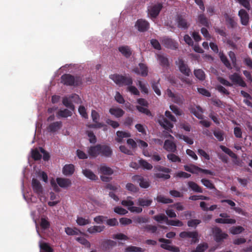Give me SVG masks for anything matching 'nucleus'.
<instances>
[{"label":"nucleus","instance_id":"f257e3e1","mask_svg":"<svg viewBox=\"0 0 252 252\" xmlns=\"http://www.w3.org/2000/svg\"><path fill=\"white\" fill-rule=\"evenodd\" d=\"M61 82L66 86L77 87L82 85V79L80 76L64 74L61 77Z\"/></svg>","mask_w":252,"mask_h":252},{"label":"nucleus","instance_id":"f03ea898","mask_svg":"<svg viewBox=\"0 0 252 252\" xmlns=\"http://www.w3.org/2000/svg\"><path fill=\"white\" fill-rule=\"evenodd\" d=\"M110 78L119 86H130L132 84L133 81L131 77H126L122 75L117 74L110 75Z\"/></svg>","mask_w":252,"mask_h":252},{"label":"nucleus","instance_id":"7ed1b4c3","mask_svg":"<svg viewBox=\"0 0 252 252\" xmlns=\"http://www.w3.org/2000/svg\"><path fill=\"white\" fill-rule=\"evenodd\" d=\"M179 236L183 239L191 238V244L197 243L199 242L198 233L197 231H183Z\"/></svg>","mask_w":252,"mask_h":252},{"label":"nucleus","instance_id":"20e7f679","mask_svg":"<svg viewBox=\"0 0 252 252\" xmlns=\"http://www.w3.org/2000/svg\"><path fill=\"white\" fill-rule=\"evenodd\" d=\"M176 64L178 66L180 71L186 76H189L191 72L190 68L185 61L181 58H179Z\"/></svg>","mask_w":252,"mask_h":252},{"label":"nucleus","instance_id":"39448f33","mask_svg":"<svg viewBox=\"0 0 252 252\" xmlns=\"http://www.w3.org/2000/svg\"><path fill=\"white\" fill-rule=\"evenodd\" d=\"M158 241L163 244L160 245V247L165 250L173 252H180V250L179 248L174 246H170L168 244L171 243V241L169 239L164 238H159Z\"/></svg>","mask_w":252,"mask_h":252},{"label":"nucleus","instance_id":"423d86ee","mask_svg":"<svg viewBox=\"0 0 252 252\" xmlns=\"http://www.w3.org/2000/svg\"><path fill=\"white\" fill-rule=\"evenodd\" d=\"M161 42L167 48L172 50H176L178 48V43L174 39L168 37H163L161 40Z\"/></svg>","mask_w":252,"mask_h":252},{"label":"nucleus","instance_id":"0eeeda50","mask_svg":"<svg viewBox=\"0 0 252 252\" xmlns=\"http://www.w3.org/2000/svg\"><path fill=\"white\" fill-rule=\"evenodd\" d=\"M132 180L133 182L139 183L141 188L147 189L150 186V183L148 179L144 178L141 175H134L132 177Z\"/></svg>","mask_w":252,"mask_h":252},{"label":"nucleus","instance_id":"6e6552de","mask_svg":"<svg viewBox=\"0 0 252 252\" xmlns=\"http://www.w3.org/2000/svg\"><path fill=\"white\" fill-rule=\"evenodd\" d=\"M212 232L215 241L218 243L220 242L228 237V235L225 233L222 232L221 229L218 227H213Z\"/></svg>","mask_w":252,"mask_h":252},{"label":"nucleus","instance_id":"1a4fd4ad","mask_svg":"<svg viewBox=\"0 0 252 252\" xmlns=\"http://www.w3.org/2000/svg\"><path fill=\"white\" fill-rule=\"evenodd\" d=\"M176 22L178 27L184 30L188 29L190 26V24L188 22L185 16L181 14L177 15Z\"/></svg>","mask_w":252,"mask_h":252},{"label":"nucleus","instance_id":"9d476101","mask_svg":"<svg viewBox=\"0 0 252 252\" xmlns=\"http://www.w3.org/2000/svg\"><path fill=\"white\" fill-rule=\"evenodd\" d=\"M162 7V4L161 3H158L150 6L148 9V11L151 17L156 18L158 15Z\"/></svg>","mask_w":252,"mask_h":252},{"label":"nucleus","instance_id":"9b49d317","mask_svg":"<svg viewBox=\"0 0 252 252\" xmlns=\"http://www.w3.org/2000/svg\"><path fill=\"white\" fill-rule=\"evenodd\" d=\"M132 71L137 75L146 77L148 74V68L145 64L139 63L138 66L135 67L132 69Z\"/></svg>","mask_w":252,"mask_h":252},{"label":"nucleus","instance_id":"f8f14e48","mask_svg":"<svg viewBox=\"0 0 252 252\" xmlns=\"http://www.w3.org/2000/svg\"><path fill=\"white\" fill-rule=\"evenodd\" d=\"M229 78L234 84L238 85L239 86L242 87H247V84L243 80L241 76L236 72L230 75Z\"/></svg>","mask_w":252,"mask_h":252},{"label":"nucleus","instance_id":"ddd939ff","mask_svg":"<svg viewBox=\"0 0 252 252\" xmlns=\"http://www.w3.org/2000/svg\"><path fill=\"white\" fill-rule=\"evenodd\" d=\"M135 26L139 31L144 32L149 29L150 24L149 22L146 20L140 19L137 20L135 23Z\"/></svg>","mask_w":252,"mask_h":252},{"label":"nucleus","instance_id":"4468645a","mask_svg":"<svg viewBox=\"0 0 252 252\" xmlns=\"http://www.w3.org/2000/svg\"><path fill=\"white\" fill-rule=\"evenodd\" d=\"M32 186L34 192L38 195L43 193V188L40 182L36 179L33 178L32 181Z\"/></svg>","mask_w":252,"mask_h":252},{"label":"nucleus","instance_id":"2eb2a0df","mask_svg":"<svg viewBox=\"0 0 252 252\" xmlns=\"http://www.w3.org/2000/svg\"><path fill=\"white\" fill-rule=\"evenodd\" d=\"M238 16L240 18L241 24L247 26L249 21V15L245 9H241L238 12Z\"/></svg>","mask_w":252,"mask_h":252},{"label":"nucleus","instance_id":"dca6fc26","mask_svg":"<svg viewBox=\"0 0 252 252\" xmlns=\"http://www.w3.org/2000/svg\"><path fill=\"white\" fill-rule=\"evenodd\" d=\"M118 51L123 56L127 59L130 58L132 52L130 47L127 45H123L119 47Z\"/></svg>","mask_w":252,"mask_h":252},{"label":"nucleus","instance_id":"f3484780","mask_svg":"<svg viewBox=\"0 0 252 252\" xmlns=\"http://www.w3.org/2000/svg\"><path fill=\"white\" fill-rule=\"evenodd\" d=\"M163 148L169 152L174 153L177 150L176 144L170 140H166L164 141Z\"/></svg>","mask_w":252,"mask_h":252},{"label":"nucleus","instance_id":"a211bd4d","mask_svg":"<svg viewBox=\"0 0 252 252\" xmlns=\"http://www.w3.org/2000/svg\"><path fill=\"white\" fill-rule=\"evenodd\" d=\"M100 155L106 157H110L112 154V150L110 147L105 145L100 144Z\"/></svg>","mask_w":252,"mask_h":252},{"label":"nucleus","instance_id":"6ab92c4d","mask_svg":"<svg viewBox=\"0 0 252 252\" xmlns=\"http://www.w3.org/2000/svg\"><path fill=\"white\" fill-rule=\"evenodd\" d=\"M56 181L58 185L62 188H67L71 185V181L67 178H57Z\"/></svg>","mask_w":252,"mask_h":252},{"label":"nucleus","instance_id":"aec40b11","mask_svg":"<svg viewBox=\"0 0 252 252\" xmlns=\"http://www.w3.org/2000/svg\"><path fill=\"white\" fill-rule=\"evenodd\" d=\"M100 144H97L89 147L88 153L90 157L95 158L100 155Z\"/></svg>","mask_w":252,"mask_h":252},{"label":"nucleus","instance_id":"412c9836","mask_svg":"<svg viewBox=\"0 0 252 252\" xmlns=\"http://www.w3.org/2000/svg\"><path fill=\"white\" fill-rule=\"evenodd\" d=\"M99 173L104 175H112L114 173L113 170L106 165L103 164L101 165L98 169Z\"/></svg>","mask_w":252,"mask_h":252},{"label":"nucleus","instance_id":"4be33fe9","mask_svg":"<svg viewBox=\"0 0 252 252\" xmlns=\"http://www.w3.org/2000/svg\"><path fill=\"white\" fill-rule=\"evenodd\" d=\"M75 171V166L72 164H65L63 168V173L65 176L72 175Z\"/></svg>","mask_w":252,"mask_h":252},{"label":"nucleus","instance_id":"5701e85b","mask_svg":"<svg viewBox=\"0 0 252 252\" xmlns=\"http://www.w3.org/2000/svg\"><path fill=\"white\" fill-rule=\"evenodd\" d=\"M197 22L202 26L209 27L210 22L204 14H200L197 16Z\"/></svg>","mask_w":252,"mask_h":252},{"label":"nucleus","instance_id":"b1692460","mask_svg":"<svg viewBox=\"0 0 252 252\" xmlns=\"http://www.w3.org/2000/svg\"><path fill=\"white\" fill-rule=\"evenodd\" d=\"M62 126V123L61 122H55L51 123L47 127V129L48 131L51 132H55L60 129Z\"/></svg>","mask_w":252,"mask_h":252},{"label":"nucleus","instance_id":"393cba45","mask_svg":"<svg viewBox=\"0 0 252 252\" xmlns=\"http://www.w3.org/2000/svg\"><path fill=\"white\" fill-rule=\"evenodd\" d=\"M153 202V200L152 199H149L146 197L143 198H139L137 199V205L143 207H149L150 206Z\"/></svg>","mask_w":252,"mask_h":252},{"label":"nucleus","instance_id":"a878e982","mask_svg":"<svg viewBox=\"0 0 252 252\" xmlns=\"http://www.w3.org/2000/svg\"><path fill=\"white\" fill-rule=\"evenodd\" d=\"M184 169L192 174H198V172H200V167L193 164H190L189 165H185L184 166Z\"/></svg>","mask_w":252,"mask_h":252},{"label":"nucleus","instance_id":"bb28decb","mask_svg":"<svg viewBox=\"0 0 252 252\" xmlns=\"http://www.w3.org/2000/svg\"><path fill=\"white\" fill-rule=\"evenodd\" d=\"M117 243L114 241L111 240H105L102 242L101 246L103 250L107 251L115 247Z\"/></svg>","mask_w":252,"mask_h":252},{"label":"nucleus","instance_id":"cd10ccee","mask_svg":"<svg viewBox=\"0 0 252 252\" xmlns=\"http://www.w3.org/2000/svg\"><path fill=\"white\" fill-rule=\"evenodd\" d=\"M82 173L86 178L91 180L96 181L98 180V177L90 169H83L82 170Z\"/></svg>","mask_w":252,"mask_h":252},{"label":"nucleus","instance_id":"c85d7f7f","mask_svg":"<svg viewBox=\"0 0 252 252\" xmlns=\"http://www.w3.org/2000/svg\"><path fill=\"white\" fill-rule=\"evenodd\" d=\"M109 112L116 118H120L125 114V111L120 108H111L109 109Z\"/></svg>","mask_w":252,"mask_h":252},{"label":"nucleus","instance_id":"c756f323","mask_svg":"<svg viewBox=\"0 0 252 252\" xmlns=\"http://www.w3.org/2000/svg\"><path fill=\"white\" fill-rule=\"evenodd\" d=\"M105 226L104 225H94L90 227L87 229V232L90 234H94L100 233L104 230Z\"/></svg>","mask_w":252,"mask_h":252},{"label":"nucleus","instance_id":"7c9ffc66","mask_svg":"<svg viewBox=\"0 0 252 252\" xmlns=\"http://www.w3.org/2000/svg\"><path fill=\"white\" fill-rule=\"evenodd\" d=\"M188 185L189 188L191 189L193 191L195 192L202 193V189L198 186L196 183L193 181H189L188 183Z\"/></svg>","mask_w":252,"mask_h":252},{"label":"nucleus","instance_id":"2f4dec72","mask_svg":"<svg viewBox=\"0 0 252 252\" xmlns=\"http://www.w3.org/2000/svg\"><path fill=\"white\" fill-rule=\"evenodd\" d=\"M224 17L227 24L231 28H234L236 26L237 23L234 21L233 17L230 16L227 13L224 14Z\"/></svg>","mask_w":252,"mask_h":252},{"label":"nucleus","instance_id":"473e14b6","mask_svg":"<svg viewBox=\"0 0 252 252\" xmlns=\"http://www.w3.org/2000/svg\"><path fill=\"white\" fill-rule=\"evenodd\" d=\"M191 112L198 119L201 120L203 119V111L200 106H196V108L191 109Z\"/></svg>","mask_w":252,"mask_h":252},{"label":"nucleus","instance_id":"72a5a7b5","mask_svg":"<svg viewBox=\"0 0 252 252\" xmlns=\"http://www.w3.org/2000/svg\"><path fill=\"white\" fill-rule=\"evenodd\" d=\"M117 138L116 139V141L119 143L122 142L123 138H126L130 137V134L128 132H126L123 131H118L116 133Z\"/></svg>","mask_w":252,"mask_h":252},{"label":"nucleus","instance_id":"f704fd0d","mask_svg":"<svg viewBox=\"0 0 252 252\" xmlns=\"http://www.w3.org/2000/svg\"><path fill=\"white\" fill-rule=\"evenodd\" d=\"M215 222L222 224H234L236 223V220L233 219L227 218H218L215 220Z\"/></svg>","mask_w":252,"mask_h":252},{"label":"nucleus","instance_id":"c9c22d12","mask_svg":"<svg viewBox=\"0 0 252 252\" xmlns=\"http://www.w3.org/2000/svg\"><path fill=\"white\" fill-rule=\"evenodd\" d=\"M155 199L158 202L163 204H168L173 202V200L172 199L166 198L163 195H158Z\"/></svg>","mask_w":252,"mask_h":252},{"label":"nucleus","instance_id":"e433bc0d","mask_svg":"<svg viewBox=\"0 0 252 252\" xmlns=\"http://www.w3.org/2000/svg\"><path fill=\"white\" fill-rule=\"evenodd\" d=\"M158 60L159 61L160 65L163 66L167 67L169 65L168 59L163 55H158Z\"/></svg>","mask_w":252,"mask_h":252},{"label":"nucleus","instance_id":"4c0bfd02","mask_svg":"<svg viewBox=\"0 0 252 252\" xmlns=\"http://www.w3.org/2000/svg\"><path fill=\"white\" fill-rule=\"evenodd\" d=\"M159 80H160V79H159L157 81L153 80L151 82L152 88L154 90L155 93L158 95H161V92L159 88Z\"/></svg>","mask_w":252,"mask_h":252},{"label":"nucleus","instance_id":"58836bf2","mask_svg":"<svg viewBox=\"0 0 252 252\" xmlns=\"http://www.w3.org/2000/svg\"><path fill=\"white\" fill-rule=\"evenodd\" d=\"M220 58L222 63L227 68L229 69H232V66L229 61L227 59L226 56L223 53L220 54Z\"/></svg>","mask_w":252,"mask_h":252},{"label":"nucleus","instance_id":"ea45409f","mask_svg":"<svg viewBox=\"0 0 252 252\" xmlns=\"http://www.w3.org/2000/svg\"><path fill=\"white\" fill-rule=\"evenodd\" d=\"M194 75L199 80L203 81L205 79V74L202 69H195Z\"/></svg>","mask_w":252,"mask_h":252},{"label":"nucleus","instance_id":"a19ab883","mask_svg":"<svg viewBox=\"0 0 252 252\" xmlns=\"http://www.w3.org/2000/svg\"><path fill=\"white\" fill-rule=\"evenodd\" d=\"M141 229L147 232H150L152 233H155L157 230V227L151 224H147L141 227Z\"/></svg>","mask_w":252,"mask_h":252},{"label":"nucleus","instance_id":"79ce46f5","mask_svg":"<svg viewBox=\"0 0 252 252\" xmlns=\"http://www.w3.org/2000/svg\"><path fill=\"white\" fill-rule=\"evenodd\" d=\"M72 115V112L67 109L60 110L57 113L59 117L66 118Z\"/></svg>","mask_w":252,"mask_h":252},{"label":"nucleus","instance_id":"37998d69","mask_svg":"<svg viewBox=\"0 0 252 252\" xmlns=\"http://www.w3.org/2000/svg\"><path fill=\"white\" fill-rule=\"evenodd\" d=\"M91 220L90 219H86L81 217H78L76 220V222L78 225L80 226H84L87 224L91 223Z\"/></svg>","mask_w":252,"mask_h":252},{"label":"nucleus","instance_id":"c03bdc74","mask_svg":"<svg viewBox=\"0 0 252 252\" xmlns=\"http://www.w3.org/2000/svg\"><path fill=\"white\" fill-rule=\"evenodd\" d=\"M163 123H160V125L166 130H170L173 127V125L166 118L163 119Z\"/></svg>","mask_w":252,"mask_h":252},{"label":"nucleus","instance_id":"a18cd8bd","mask_svg":"<svg viewBox=\"0 0 252 252\" xmlns=\"http://www.w3.org/2000/svg\"><path fill=\"white\" fill-rule=\"evenodd\" d=\"M139 164L140 166L142 167L144 169L151 170L153 168L152 164L148 162L146 160L143 159H141L139 160Z\"/></svg>","mask_w":252,"mask_h":252},{"label":"nucleus","instance_id":"49530a36","mask_svg":"<svg viewBox=\"0 0 252 252\" xmlns=\"http://www.w3.org/2000/svg\"><path fill=\"white\" fill-rule=\"evenodd\" d=\"M208 248V245L207 243H203L199 244L196 249L192 251V252H204Z\"/></svg>","mask_w":252,"mask_h":252},{"label":"nucleus","instance_id":"de8ad7c7","mask_svg":"<svg viewBox=\"0 0 252 252\" xmlns=\"http://www.w3.org/2000/svg\"><path fill=\"white\" fill-rule=\"evenodd\" d=\"M167 158L172 162H181V158L173 153L169 154L167 155Z\"/></svg>","mask_w":252,"mask_h":252},{"label":"nucleus","instance_id":"09e8293b","mask_svg":"<svg viewBox=\"0 0 252 252\" xmlns=\"http://www.w3.org/2000/svg\"><path fill=\"white\" fill-rule=\"evenodd\" d=\"M40 225L42 229L45 230L50 227V223L47 218L42 217Z\"/></svg>","mask_w":252,"mask_h":252},{"label":"nucleus","instance_id":"8fccbe9b","mask_svg":"<svg viewBox=\"0 0 252 252\" xmlns=\"http://www.w3.org/2000/svg\"><path fill=\"white\" fill-rule=\"evenodd\" d=\"M63 104L67 108H69L72 111L74 110L75 107L71 101L67 97H64L63 99Z\"/></svg>","mask_w":252,"mask_h":252},{"label":"nucleus","instance_id":"3c124183","mask_svg":"<svg viewBox=\"0 0 252 252\" xmlns=\"http://www.w3.org/2000/svg\"><path fill=\"white\" fill-rule=\"evenodd\" d=\"M230 231L232 234H239L244 231V228L241 226H233L231 228Z\"/></svg>","mask_w":252,"mask_h":252},{"label":"nucleus","instance_id":"603ef678","mask_svg":"<svg viewBox=\"0 0 252 252\" xmlns=\"http://www.w3.org/2000/svg\"><path fill=\"white\" fill-rule=\"evenodd\" d=\"M154 219L158 222H161L164 221H165L166 223L168 220V218L163 214L155 216Z\"/></svg>","mask_w":252,"mask_h":252},{"label":"nucleus","instance_id":"864d4df0","mask_svg":"<svg viewBox=\"0 0 252 252\" xmlns=\"http://www.w3.org/2000/svg\"><path fill=\"white\" fill-rule=\"evenodd\" d=\"M201 182L202 184L208 189H211L215 188L214 185L208 179H202Z\"/></svg>","mask_w":252,"mask_h":252},{"label":"nucleus","instance_id":"5fc2aeb1","mask_svg":"<svg viewBox=\"0 0 252 252\" xmlns=\"http://www.w3.org/2000/svg\"><path fill=\"white\" fill-rule=\"evenodd\" d=\"M167 224L169 225L178 226V227L183 226L184 225L183 222L179 220H168Z\"/></svg>","mask_w":252,"mask_h":252},{"label":"nucleus","instance_id":"6e6d98bb","mask_svg":"<svg viewBox=\"0 0 252 252\" xmlns=\"http://www.w3.org/2000/svg\"><path fill=\"white\" fill-rule=\"evenodd\" d=\"M136 109L141 113L144 114L148 116H152L151 111L147 108H144L142 106L137 105L136 106Z\"/></svg>","mask_w":252,"mask_h":252},{"label":"nucleus","instance_id":"4d7b16f0","mask_svg":"<svg viewBox=\"0 0 252 252\" xmlns=\"http://www.w3.org/2000/svg\"><path fill=\"white\" fill-rule=\"evenodd\" d=\"M144 250L140 247L129 246L126 249V252H144Z\"/></svg>","mask_w":252,"mask_h":252},{"label":"nucleus","instance_id":"13d9d810","mask_svg":"<svg viewBox=\"0 0 252 252\" xmlns=\"http://www.w3.org/2000/svg\"><path fill=\"white\" fill-rule=\"evenodd\" d=\"M201 223V220L198 219H192L188 221L187 224L189 227L196 228Z\"/></svg>","mask_w":252,"mask_h":252},{"label":"nucleus","instance_id":"bf43d9fd","mask_svg":"<svg viewBox=\"0 0 252 252\" xmlns=\"http://www.w3.org/2000/svg\"><path fill=\"white\" fill-rule=\"evenodd\" d=\"M214 135L217 139L220 141H222L224 139V133L222 130H217L214 131Z\"/></svg>","mask_w":252,"mask_h":252},{"label":"nucleus","instance_id":"052dcab7","mask_svg":"<svg viewBox=\"0 0 252 252\" xmlns=\"http://www.w3.org/2000/svg\"><path fill=\"white\" fill-rule=\"evenodd\" d=\"M76 240L81 244L84 245L87 248H90L91 244L86 239L83 237L76 238Z\"/></svg>","mask_w":252,"mask_h":252},{"label":"nucleus","instance_id":"680f3d73","mask_svg":"<svg viewBox=\"0 0 252 252\" xmlns=\"http://www.w3.org/2000/svg\"><path fill=\"white\" fill-rule=\"evenodd\" d=\"M126 189L132 192H137L139 189L138 188L132 183H127L126 186Z\"/></svg>","mask_w":252,"mask_h":252},{"label":"nucleus","instance_id":"e2e57ef3","mask_svg":"<svg viewBox=\"0 0 252 252\" xmlns=\"http://www.w3.org/2000/svg\"><path fill=\"white\" fill-rule=\"evenodd\" d=\"M131 198H132V197L131 196H128L127 197V200H124L122 201V202H121L122 205L124 206L127 207V208L131 207L132 206H133L134 205L133 201L129 200L130 199H131Z\"/></svg>","mask_w":252,"mask_h":252},{"label":"nucleus","instance_id":"0e129e2a","mask_svg":"<svg viewBox=\"0 0 252 252\" xmlns=\"http://www.w3.org/2000/svg\"><path fill=\"white\" fill-rule=\"evenodd\" d=\"M32 157L34 160H38L41 159L42 156L37 149H34L32 151Z\"/></svg>","mask_w":252,"mask_h":252},{"label":"nucleus","instance_id":"69168bd1","mask_svg":"<svg viewBox=\"0 0 252 252\" xmlns=\"http://www.w3.org/2000/svg\"><path fill=\"white\" fill-rule=\"evenodd\" d=\"M134 221L138 223H147L149 222V219L146 217L138 216L133 218Z\"/></svg>","mask_w":252,"mask_h":252},{"label":"nucleus","instance_id":"338daca9","mask_svg":"<svg viewBox=\"0 0 252 252\" xmlns=\"http://www.w3.org/2000/svg\"><path fill=\"white\" fill-rule=\"evenodd\" d=\"M107 219V217L104 216H97L94 218V220L97 224H101L105 221Z\"/></svg>","mask_w":252,"mask_h":252},{"label":"nucleus","instance_id":"774afa93","mask_svg":"<svg viewBox=\"0 0 252 252\" xmlns=\"http://www.w3.org/2000/svg\"><path fill=\"white\" fill-rule=\"evenodd\" d=\"M87 134L89 137V141L91 143L94 144L96 142V138L92 131H87Z\"/></svg>","mask_w":252,"mask_h":252}]
</instances>
